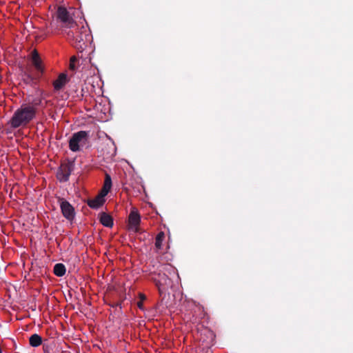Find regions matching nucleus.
Returning a JSON list of instances; mask_svg holds the SVG:
<instances>
[{
  "instance_id": "1",
  "label": "nucleus",
  "mask_w": 353,
  "mask_h": 353,
  "mask_svg": "<svg viewBox=\"0 0 353 353\" xmlns=\"http://www.w3.org/2000/svg\"><path fill=\"white\" fill-rule=\"evenodd\" d=\"M37 109L32 105H22L17 109L8 122L12 128L27 125L36 116Z\"/></svg>"
},
{
  "instance_id": "2",
  "label": "nucleus",
  "mask_w": 353,
  "mask_h": 353,
  "mask_svg": "<svg viewBox=\"0 0 353 353\" xmlns=\"http://www.w3.org/2000/svg\"><path fill=\"white\" fill-rule=\"evenodd\" d=\"M67 39L72 43V45L78 50H83L86 46V43L91 40L92 35L90 30L82 26L77 28L74 32L72 30H68L65 32Z\"/></svg>"
},
{
  "instance_id": "3",
  "label": "nucleus",
  "mask_w": 353,
  "mask_h": 353,
  "mask_svg": "<svg viewBox=\"0 0 353 353\" xmlns=\"http://www.w3.org/2000/svg\"><path fill=\"white\" fill-rule=\"evenodd\" d=\"M89 134L86 131L74 133L69 141V148L72 152H78L88 143Z\"/></svg>"
},
{
  "instance_id": "4",
  "label": "nucleus",
  "mask_w": 353,
  "mask_h": 353,
  "mask_svg": "<svg viewBox=\"0 0 353 353\" xmlns=\"http://www.w3.org/2000/svg\"><path fill=\"white\" fill-rule=\"evenodd\" d=\"M56 17L62 28H73L76 27L77 23L72 17V14L63 6H59L57 12Z\"/></svg>"
},
{
  "instance_id": "5",
  "label": "nucleus",
  "mask_w": 353,
  "mask_h": 353,
  "mask_svg": "<svg viewBox=\"0 0 353 353\" xmlns=\"http://www.w3.org/2000/svg\"><path fill=\"white\" fill-rule=\"evenodd\" d=\"M74 163L67 161L61 163L57 172V178L60 182H66L74 170Z\"/></svg>"
},
{
  "instance_id": "6",
  "label": "nucleus",
  "mask_w": 353,
  "mask_h": 353,
  "mask_svg": "<svg viewBox=\"0 0 353 353\" xmlns=\"http://www.w3.org/2000/svg\"><path fill=\"white\" fill-rule=\"evenodd\" d=\"M141 222V216L137 210L133 209L128 216V229L137 232Z\"/></svg>"
},
{
  "instance_id": "7",
  "label": "nucleus",
  "mask_w": 353,
  "mask_h": 353,
  "mask_svg": "<svg viewBox=\"0 0 353 353\" xmlns=\"http://www.w3.org/2000/svg\"><path fill=\"white\" fill-rule=\"evenodd\" d=\"M60 207L61 212L66 219L72 221L74 218V208L68 201L62 199L61 200Z\"/></svg>"
},
{
  "instance_id": "8",
  "label": "nucleus",
  "mask_w": 353,
  "mask_h": 353,
  "mask_svg": "<svg viewBox=\"0 0 353 353\" xmlns=\"http://www.w3.org/2000/svg\"><path fill=\"white\" fill-rule=\"evenodd\" d=\"M30 55L32 65L37 70V78H39L44 72L42 61L37 50H32Z\"/></svg>"
},
{
  "instance_id": "9",
  "label": "nucleus",
  "mask_w": 353,
  "mask_h": 353,
  "mask_svg": "<svg viewBox=\"0 0 353 353\" xmlns=\"http://www.w3.org/2000/svg\"><path fill=\"white\" fill-rule=\"evenodd\" d=\"M103 193H100L93 199H88L87 201L88 205L93 209H97L100 208L105 202L104 196Z\"/></svg>"
},
{
  "instance_id": "10",
  "label": "nucleus",
  "mask_w": 353,
  "mask_h": 353,
  "mask_svg": "<svg viewBox=\"0 0 353 353\" xmlns=\"http://www.w3.org/2000/svg\"><path fill=\"white\" fill-rule=\"evenodd\" d=\"M158 276L159 279L154 278V281L155 282L156 285L158 287L159 292L161 293L163 290H165L164 285L168 284L170 279L164 273L159 274Z\"/></svg>"
},
{
  "instance_id": "11",
  "label": "nucleus",
  "mask_w": 353,
  "mask_h": 353,
  "mask_svg": "<svg viewBox=\"0 0 353 353\" xmlns=\"http://www.w3.org/2000/svg\"><path fill=\"white\" fill-rule=\"evenodd\" d=\"M68 81L67 75L61 73L58 78L53 82V86L55 90H59L63 88Z\"/></svg>"
},
{
  "instance_id": "12",
  "label": "nucleus",
  "mask_w": 353,
  "mask_h": 353,
  "mask_svg": "<svg viewBox=\"0 0 353 353\" xmlns=\"http://www.w3.org/2000/svg\"><path fill=\"white\" fill-rule=\"evenodd\" d=\"M100 222L103 226L107 228H112L113 226L112 217L105 212L101 213Z\"/></svg>"
},
{
  "instance_id": "13",
  "label": "nucleus",
  "mask_w": 353,
  "mask_h": 353,
  "mask_svg": "<svg viewBox=\"0 0 353 353\" xmlns=\"http://www.w3.org/2000/svg\"><path fill=\"white\" fill-rule=\"evenodd\" d=\"M112 188V179L111 176L108 174H105V180L103 188L101 190V193H103V195H107L108 193L110 192V189Z\"/></svg>"
},
{
  "instance_id": "14",
  "label": "nucleus",
  "mask_w": 353,
  "mask_h": 353,
  "mask_svg": "<svg viewBox=\"0 0 353 353\" xmlns=\"http://www.w3.org/2000/svg\"><path fill=\"white\" fill-rule=\"evenodd\" d=\"M29 343L32 347H39L42 344V338L39 334H34L30 336Z\"/></svg>"
},
{
  "instance_id": "15",
  "label": "nucleus",
  "mask_w": 353,
  "mask_h": 353,
  "mask_svg": "<svg viewBox=\"0 0 353 353\" xmlns=\"http://www.w3.org/2000/svg\"><path fill=\"white\" fill-rule=\"evenodd\" d=\"M54 274L57 276H63L66 272L65 265L63 263H57L54 266Z\"/></svg>"
},
{
  "instance_id": "16",
  "label": "nucleus",
  "mask_w": 353,
  "mask_h": 353,
  "mask_svg": "<svg viewBox=\"0 0 353 353\" xmlns=\"http://www.w3.org/2000/svg\"><path fill=\"white\" fill-rule=\"evenodd\" d=\"M165 239V233L163 232H160L157 234L155 238V247L157 250H160L162 249V242Z\"/></svg>"
},
{
  "instance_id": "17",
  "label": "nucleus",
  "mask_w": 353,
  "mask_h": 353,
  "mask_svg": "<svg viewBox=\"0 0 353 353\" xmlns=\"http://www.w3.org/2000/svg\"><path fill=\"white\" fill-rule=\"evenodd\" d=\"M77 61V59L75 56H73L70 58V65H69V68L70 70H76V65H75V62Z\"/></svg>"
},
{
  "instance_id": "18",
  "label": "nucleus",
  "mask_w": 353,
  "mask_h": 353,
  "mask_svg": "<svg viewBox=\"0 0 353 353\" xmlns=\"http://www.w3.org/2000/svg\"><path fill=\"white\" fill-rule=\"evenodd\" d=\"M24 77H26L24 80H25V81L27 83H30L31 82H33L34 78L30 74H28V73L25 72L24 73Z\"/></svg>"
},
{
  "instance_id": "19",
  "label": "nucleus",
  "mask_w": 353,
  "mask_h": 353,
  "mask_svg": "<svg viewBox=\"0 0 353 353\" xmlns=\"http://www.w3.org/2000/svg\"><path fill=\"white\" fill-rule=\"evenodd\" d=\"M43 353H50L49 345L44 344L43 346Z\"/></svg>"
},
{
  "instance_id": "20",
  "label": "nucleus",
  "mask_w": 353,
  "mask_h": 353,
  "mask_svg": "<svg viewBox=\"0 0 353 353\" xmlns=\"http://www.w3.org/2000/svg\"><path fill=\"white\" fill-rule=\"evenodd\" d=\"M137 305H138V307H139V308H142L143 303H142L141 302H139V303H137Z\"/></svg>"
},
{
  "instance_id": "21",
  "label": "nucleus",
  "mask_w": 353,
  "mask_h": 353,
  "mask_svg": "<svg viewBox=\"0 0 353 353\" xmlns=\"http://www.w3.org/2000/svg\"><path fill=\"white\" fill-rule=\"evenodd\" d=\"M141 299H143V300L145 299V296H144V295H143V294H141Z\"/></svg>"
}]
</instances>
